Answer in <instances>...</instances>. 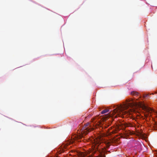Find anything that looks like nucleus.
Returning a JSON list of instances; mask_svg holds the SVG:
<instances>
[{
	"instance_id": "9",
	"label": "nucleus",
	"mask_w": 157,
	"mask_h": 157,
	"mask_svg": "<svg viewBox=\"0 0 157 157\" xmlns=\"http://www.w3.org/2000/svg\"><path fill=\"white\" fill-rule=\"evenodd\" d=\"M146 109H147V112H149L150 113V111L151 110V109H149V108H146Z\"/></svg>"
},
{
	"instance_id": "5",
	"label": "nucleus",
	"mask_w": 157,
	"mask_h": 157,
	"mask_svg": "<svg viewBox=\"0 0 157 157\" xmlns=\"http://www.w3.org/2000/svg\"><path fill=\"white\" fill-rule=\"evenodd\" d=\"M131 94L132 95H138V93L137 92L133 91L131 92Z\"/></svg>"
},
{
	"instance_id": "7",
	"label": "nucleus",
	"mask_w": 157,
	"mask_h": 157,
	"mask_svg": "<svg viewBox=\"0 0 157 157\" xmlns=\"http://www.w3.org/2000/svg\"><path fill=\"white\" fill-rule=\"evenodd\" d=\"M86 156V154L81 153L79 154V157H85Z\"/></svg>"
},
{
	"instance_id": "11",
	"label": "nucleus",
	"mask_w": 157,
	"mask_h": 157,
	"mask_svg": "<svg viewBox=\"0 0 157 157\" xmlns=\"http://www.w3.org/2000/svg\"><path fill=\"white\" fill-rule=\"evenodd\" d=\"M109 126V125H108L107 126H105V128H107V127L108 126Z\"/></svg>"
},
{
	"instance_id": "3",
	"label": "nucleus",
	"mask_w": 157,
	"mask_h": 157,
	"mask_svg": "<svg viewBox=\"0 0 157 157\" xmlns=\"http://www.w3.org/2000/svg\"><path fill=\"white\" fill-rule=\"evenodd\" d=\"M120 126H121L122 128L123 129H125V128L126 127H133L134 126V125L130 123H125L124 124H120Z\"/></svg>"
},
{
	"instance_id": "6",
	"label": "nucleus",
	"mask_w": 157,
	"mask_h": 157,
	"mask_svg": "<svg viewBox=\"0 0 157 157\" xmlns=\"http://www.w3.org/2000/svg\"><path fill=\"white\" fill-rule=\"evenodd\" d=\"M109 110L108 109H105L101 112V114H104L108 113L109 111Z\"/></svg>"
},
{
	"instance_id": "2",
	"label": "nucleus",
	"mask_w": 157,
	"mask_h": 157,
	"mask_svg": "<svg viewBox=\"0 0 157 157\" xmlns=\"http://www.w3.org/2000/svg\"><path fill=\"white\" fill-rule=\"evenodd\" d=\"M90 124L88 122L80 130L81 133L76 134L73 136V138L75 140H78L83 137L84 135H87L92 129Z\"/></svg>"
},
{
	"instance_id": "12",
	"label": "nucleus",
	"mask_w": 157,
	"mask_h": 157,
	"mask_svg": "<svg viewBox=\"0 0 157 157\" xmlns=\"http://www.w3.org/2000/svg\"><path fill=\"white\" fill-rule=\"evenodd\" d=\"M133 111H134L135 112V110H133Z\"/></svg>"
},
{
	"instance_id": "4",
	"label": "nucleus",
	"mask_w": 157,
	"mask_h": 157,
	"mask_svg": "<svg viewBox=\"0 0 157 157\" xmlns=\"http://www.w3.org/2000/svg\"><path fill=\"white\" fill-rule=\"evenodd\" d=\"M94 143L96 144H99L102 142V140L101 138H97L94 140Z\"/></svg>"
},
{
	"instance_id": "1",
	"label": "nucleus",
	"mask_w": 157,
	"mask_h": 157,
	"mask_svg": "<svg viewBox=\"0 0 157 157\" xmlns=\"http://www.w3.org/2000/svg\"><path fill=\"white\" fill-rule=\"evenodd\" d=\"M127 103L119 106H117L116 108L114 109L113 113H117L118 115L122 116L123 115L127 114H130L129 109H128L129 107H135V108L140 106L139 103L134 101L133 99L131 98L127 100Z\"/></svg>"
},
{
	"instance_id": "10",
	"label": "nucleus",
	"mask_w": 157,
	"mask_h": 157,
	"mask_svg": "<svg viewBox=\"0 0 157 157\" xmlns=\"http://www.w3.org/2000/svg\"><path fill=\"white\" fill-rule=\"evenodd\" d=\"M147 94H144L143 95V97H144V98L146 97H147Z\"/></svg>"
},
{
	"instance_id": "8",
	"label": "nucleus",
	"mask_w": 157,
	"mask_h": 157,
	"mask_svg": "<svg viewBox=\"0 0 157 157\" xmlns=\"http://www.w3.org/2000/svg\"><path fill=\"white\" fill-rule=\"evenodd\" d=\"M117 132V131L116 130H113L111 132H110V133H115Z\"/></svg>"
}]
</instances>
